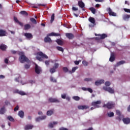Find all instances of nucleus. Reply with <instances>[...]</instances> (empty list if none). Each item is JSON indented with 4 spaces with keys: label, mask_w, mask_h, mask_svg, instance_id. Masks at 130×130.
Wrapping results in <instances>:
<instances>
[{
    "label": "nucleus",
    "mask_w": 130,
    "mask_h": 130,
    "mask_svg": "<svg viewBox=\"0 0 130 130\" xmlns=\"http://www.w3.org/2000/svg\"><path fill=\"white\" fill-rule=\"evenodd\" d=\"M105 85L106 86V87L109 86V85H111L110 82L109 81L106 82L105 83Z\"/></svg>",
    "instance_id": "49530a36"
},
{
    "label": "nucleus",
    "mask_w": 130,
    "mask_h": 130,
    "mask_svg": "<svg viewBox=\"0 0 130 130\" xmlns=\"http://www.w3.org/2000/svg\"><path fill=\"white\" fill-rule=\"evenodd\" d=\"M20 14L21 15H23L24 16H28V13L25 11H22L20 12Z\"/></svg>",
    "instance_id": "58836bf2"
},
{
    "label": "nucleus",
    "mask_w": 130,
    "mask_h": 130,
    "mask_svg": "<svg viewBox=\"0 0 130 130\" xmlns=\"http://www.w3.org/2000/svg\"><path fill=\"white\" fill-rule=\"evenodd\" d=\"M59 130H69V129L64 127H61L59 128Z\"/></svg>",
    "instance_id": "680f3d73"
},
{
    "label": "nucleus",
    "mask_w": 130,
    "mask_h": 130,
    "mask_svg": "<svg viewBox=\"0 0 130 130\" xmlns=\"http://www.w3.org/2000/svg\"><path fill=\"white\" fill-rule=\"evenodd\" d=\"M53 113V111L52 110H49L47 112V115L50 116V115H52Z\"/></svg>",
    "instance_id": "4c0bfd02"
},
{
    "label": "nucleus",
    "mask_w": 130,
    "mask_h": 130,
    "mask_svg": "<svg viewBox=\"0 0 130 130\" xmlns=\"http://www.w3.org/2000/svg\"><path fill=\"white\" fill-rule=\"evenodd\" d=\"M80 62H81V60H79V61L76 60V61H74L75 64H76L77 66H78V64H79V63H80Z\"/></svg>",
    "instance_id": "8fccbe9b"
},
{
    "label": "nucleus",
    "mask_w": 130,
    "mask_h": 130,
    "mask_svg": "<svg viewBox=\"0 0 130 130\" xmlns=\"http://www.w3.org/2000/svg\"><path fill=\"white\" fill-rule=\"evenodd\" d=\"M38 6H41L42 7H46L47 4H38Z\"/></svg>",
    "instance_id": "4d7b16f0"
},
{
    "label": "nucleus",
    "mask_w": 130,
    "mask_h": 130,
    "mask_svg": "<svg viewBox=\"0 0 130 130\" xmlns=\"http://www.w3.org/2000/svg\"><path fill=\"white\" fill-rule=\"evenodd\" d=\"M18 55H20V56L19 57V61L21 63H23V62H30V60H29V58L28 57H26L25 56V54H24L23 52H18Z\"/></svg>",
    "instance_id": "f257e3e1"
},
{
    "label": "nucleus",
    "mask_w": 130,
    "mask_h": 130,
    "mask_svg": "<svg viewBox=\"0 0 130 130\" xmlns=\"http://www.w3.org/2000/svg\"><path fill=\"white\" fill-rule=\"evenodd\" d=\"M34 127L33 125H26L24 127L25 130H29V129H32Z\"/></svg>",
    "instance_id": "a211bd4d"
},
{
    "label": "nucleus",
    "mask_w": 130,
    "mask_h": 130,
    "mask_svg": "<svg viewBox=\"0 0 130 130\" xmlns=\"http://www.w3.org/2000/svg\"><path fill=\"white\" fill-rule=\"evenodd\" d=\"M98 36H100V39H105L107 37V35L103 34L102 35L99 34Z\"/></svg>",
    "instance_id": "393cba45"
},
{
    "label": "nucleus",
    "mask_w": 130,
    "mask_h": 130,
    "mask_svg": "<svg viewBox=\"0 0 130 130\" xmlns=\"http://www.w3.org/2000/svg\"><path fill=\"white\" fill-rule=\"evenodd\" d=\"M78 5L79 7V8H81V9H82V11H85V3H84L83 1H78Z\"/></svg>",
    "instance_id": "6e6552de"
},
{
    "label": "nucleus",
    "mask_w": 130,
    "mask_h": 130,
    "mask_svg": "<svg viewBox=\"0 0 130 130\" xmlns=\"http://www.w3.org/2000/svg\"><path fill=\"white\" fill-rule=\"evenodd\" d=\"M4 61L6 64L9 63V59H8V58H5Z\"/></svg>",
    "instance_id": "13d9d810"
},
{
    "label": "nucleus",
    "mask_w": 130,
    "mask_h": 130,
    "mask_svg": "<svg viewBox=\"0 0 130 130\" xmlns=\"http://www.w3.org/2000/svg\"><path fill=\"white\" fill-rule=\"evenodd\" d=\"M104 83V80H101L100 81H95V85L96 86H99L101 84Z\"/></svg>",
    "instance_id": "4be33fe9"
},
{
    "label": "nucleus",
    "mask_w": 130,
    "mask_h": 130,
    "mask_svg": "<svg viewBox=\"0 0 130 130\" xmlns=\"http://www.w3.org/2000/svg\"><path fill=\"white\" fill-rule=\"evenodd\" d=\"M31 28V25L29 24H26L24 25V30H29Z\"/></svg>",
    "instance_id": "7c9ffc66"
},
{
    "label": "nucleus",
    "mask_w": 130,
    "mask_h": 130,
    "mask_svg": "<svg viewBox=\"0 0 130 130\" xmlns=\"http://www.w3.org/2000/svg\"><path fill=\"white\" fill-rule=\"evenodd\" d=\"M48 101L51 103H59V101L56 99H53L52 98H50L48 99Z\"/></svg>",
    "instance_id": "9b49d317"
},
{
    "label": "nucleus",
    "mask_w": 130,
    "mask_h": 130,
    "mask_svg": "<svg viewBox=\"0 0 130 130\" xmlns=\"http://www.w3.org/2000/svg\"><path fill=\"white\" fill-rule=\"evenodd\" d=\"M107 12H108L110 16H112L113 17H116V13L113 12L110 8H108L107 9Z\"/></svg>",
    "instance_id": "1a4fd4ad"
},
{
    "label": "nucleus",
    "mask_w": 130,
    "mask_h": 130,
    "mask_svg": "<svg viewBox=\"0 0 130 130\" xmlns=\"http://www.w3.org/2000/svg\"><path fill=\"white\" fill-rule=\"evenodd\" d=\"M82 64L84 66V67L88 66V64H89V63L87 62L86 60L82 61Z\"/></svg>",
    "instance_id": "a19ab883"
},
{
    "label": "nucleus",
    "mask_w": 130,
    "mask_h": 130,
    "mask_svg": "<svg viewBox=\"0 0 130 130\" xmlns=\"http://www.w3.org/2000/svg\"><path fill=\"white\" fill-rule=\"evenodd\" d=\"M18 115H19L21 118H23V117H24V112L23 111H19Z\"/></svg>",
    "instance_id": "c85d7f7f"
},
{
    "label": "nucleus",
    "mask_w": 130,
    "mask_h": 130,
    "mask_svg": "<svg viewBox=\"0 0 130 130\" xmlns=\"http://www.w3.org/2000/svg\"><path fill=\"white\" fill-rule=\"evenodd\" d=\"M109 117H112L114 116V113L113 112H110L108 114Z\"/></svg>",
    "instance_id": "a18cd8bd"
},
{
    "label": "nucleus",
    "mask_w": 130,
    "mask_h": 130,
    "mask_svg": "<svg viewBox=\"0 0 130 130\" xmlns=\"http://www.w3.org/2000/svg\"><path fill=\"white\" fill-rule=\"evenodd\" d=\"M56 124H57V122L54 121V122H53V123L52 122H50L48 124V127H50L51 128H53V125H55Z\"/></svg>",
    "instance_id": "aec40b11"
},
{
    "label": "nucleus",
    "mask_w": 130,
    "mask_h": 130,
    "mask_svg": "<svg viewBox=\"0 0 130 130\" xmlns=\"http://www.w3.org/2000/svg\"><path fill=\"white\" fill-rule=\"evenodd\" d=\"M109 60L111 62H113V61H114L115 60V53L113 52L111 53V56L109 58Z\"/></svg>",
    "instance_id": "9d476101"
},
{
    "label": "nucleus",
    "mask_w": 130,
    "mask_h": 130,
    "mask_svg": "<svg viewBox=\"0 0 130 130\" xmlns=\"http://www.w3.org/2000/svg\"><path fill=\"white\" fill-rule=\"evenodd\" d=\"M115 104L114 103L112 102H109L107 103V104H105L103 105V107H107L108 109H112V108H114Z\"/></svg>",
    "instance_id": "20e7f679"
},
{
    "label": "nucleus",
    "mask_w": 130,
    "mask_h": 130,
    "mask_svg": "<svg viewBox=\"0 0 130 130\" xmlns=\"http://www.w3.org/2000/svg\"><path fill=\"white\" fill-rule=\"evenodd\" d=\"M5 114V106H3L2 108L0 109V114Z\"/></svg>",
    "instance_id": "e433bc0d"
},
{
    "label": "nucleus",
    "mask_w": 130,
    "mask_h": 130,
    "mask_svg": "<svg viewBox=\"0 0 130 130\" xmlns=\"http://www.w3.org/2000/svg\"><path fill=\"white\" fill-rule=\"evenodd\" d=\"M7 35V31L4 30L2 29H0V37H4Z\"/></svg>",
    "instance_id": "dca6fc26"
},
{
    "label": "nucleus",
    "mask_w": 130,
    "mask_h": 130,
    "mask_svg": "<svg viewBox=\"0 0 130 130\" xmlns=\"http://www.w3.org/2000/svg\"><path fill=\"white\" fill-rule=\"evenodd\" d=\"M130 18V15L124 14L122 15V19L124 21H128Z\"/></svg>",
    "instance_id": "2eb2a0df"
},
{
    "label": "nucleus",
    "mask_w": 130,
    "mask_h": 130,
    "mask_svg": "<svg viewBox=\"0 0 130 130\" xmlns=\"http://www.w3.org/2000/svg\"><path fill=\"white\" fill-rule=\"evenodd\" d=\"M24 68H25V69H26V70H27V69H29L30 68V65L28 64H26L24 66Z\"/></svg>",
    "instance_id": "3c124183"
},
{
    "label": "nucleus",
    "mask_w": 130,
    "mask_h": 130,
    "mask_svg": "<svg viewBox=\"0 0 130 130\" xmlns=\"http://www.w3.org/2000/svg\"><path fill=\"white\" fill-rule=\"evenodd\" d=\"M127 110L128 112H130V105L127 107Z\"/></svg>",
    "instance_id": "774afa93"
},
{
    "label": "nucleus",
    "mask_w": 130,
    "mask_h": 130,
    "mask_svg": "<svg viewBox=\"0 0 130 130\" xmlns=\"http://www.w3.org/2000/svg\"><path fill=\"white\" fill-rule=\"evenodd\" d=\"M59 66V64H58V63H55L53 68L50 69V73H51V74H53L54 73H55V72H56V69H57Z\"/></svg>",
    "instance_id": "39448f33"
},
{
    "label": "nucleus",
    "mask_w": 130,
    "mask_h": 130,
    "mask_svg": "<svg viewBox=\"0 0 130 130\" xmlns=\"http://www.w3.org/2000/svg\"><path fill=\"white\" fill-rule=\"evenodd\" d=\"M122 120L125 124H128L129 123H130L129 118H123Z\"/></svg>",
    "instance_id": "f3484780"
},
{
    "label": "nucleus",
    "mask_w": 130,
    "mask_h": 130,
    "mask_svg": "<svg viewBox=\"0 0 130 130\" xmlns=\"http://www.w3.org/2000/svg\"><path fill=\"white\" fill-rule=\"evenodd\" d=\"M15 92L16 93H18V94H19L22 96H24V95H26V93H25L24 91H19V90H15Z\"/></svg>",
    "instance_id": "bb28decb"
},
{
    "label": "nucleus",
    "mask_w": 130,
    "mask_h": 130,
    "mask_svg": "<svg viewBox=\"0 0 130 130\" xmlns=\"http://www.w3.org/2000/svg\"><path fill=\"white\" fill-rule=\"evenodd\" d=\"M35 72L36 74H39L41 72V68L37 65V64H35Z\"/></svg>",
    "instance_id": "f8f14e48"
},
{
    "label": "nucleus",
    "mask_w": 130,
    "mask_h": 130,
    "mask_svg": "<svg viewBox=\"0 0 130 130\" xmlns=\"http://www.w3.org/2000/svg\"><path fill=\"white\" fill-rule=\"evenodd\" d=\"M66 97H67V94H66L64 93L63 94H61V98L62 99H66Z\"/></svg>",
    "instance_id": "603ef678"
},
{
    "label": "nucleus",
    "mask_w": 130,
    "mask_h": 130,
    "mask_svg": "<svg viewBox=\"0 0 130 130\" xmlns=\"http://www.w3.org/2000/svg\"><path fill=\"white\" fill-rule=\"evenodd\" d=\"M11 52L13 54H16V53H17V51L15 50L11 51Z\"/></svg>",
    "instance_id": "69168bd1"
},
{
    "label": "nucleus",
    "mask_w": 130,
    "mask_h": 130,
    "mask_svg": "<svg viewBox=\"0 0 130 130\" xmlns=\"http://www.w3.org/2000/svg\"><path fill=\"white\" fill-rule=\"evenodd\" d=\"M123 63H125V61L121 60L117 63V67H119V66H121V64H123Z\"/></svg>",
    "instance_id": "2f4dec72"
},
{
    "label": "nucleus",
    "mask_w": 130,
    "mask_h": 130,
    "mask_svg": "<svg viewBox=\"0 0 130 130\" xmlns=\"http://www.w3.org/2000/svg\"><path fill=\"white\" fill-rule=\"evenodd\" d=\"M14 20L15 22H16V23H17V24H19V25H20V26H21V27H23V23L19 21V20H18V18H17V17H14Z\"/></svg>",
    "instance_id": "412c9836"
},
{
    "label": "nucleus",
    "mask_w": 130,
    "mask_h": 130,
    "mask_svg": "<svg viewBox=\"0 0 130 130\" xmlns=\"http://www.w3.org/2000/svg\"><path fill=\"white\" fill-rule=\"evenodd\" d=\"M125 5H127V6H129V2L128 1H125Z\"/></svg>",
    "instance_id": "0e129e2a"
},
{
    "label": "nucleus",
    "mask_w": 130,
    "mask_h": 130,
    "mask_svg": "<svg viewBox=\"0 0 130 130\" xmlns=\"http://www.w3.org/2000/svg\"><path fill=\"white\" fill-rule=\"evenodd\" d=\"M54 21V14H53L51 17V22H53Z\"/></svg>",
    "instance_id": "de8ad7c7"
},
{
    "label": "nucleus",
    "mask_w": 130,
    "mask_h": 130,
    "mask_svg": "<svg viewBox=\"0 0 130 130\" xmlns=\"http://www.w3.org/2000/svg\"><path fill=\"white\" fill-rule=\"evenodd\" d=\"M46 118V116H43L41 117H38L36 118V121H40V120H42V119H45Z\"/></svg>",
    "instance_id": "a878e982"
},
{
    "label": "nucleus",
    "mask_w": 130,
    "mask_h": 130,
    "mask_svg": "<svg viewBox=\"0 0 130 130\" xmlns=\"http://www.w3.org/2000/svg\"><path fill=\"white\" fill-rule=\"evenodd\" d=\"M8 119H9V120H10V121H14V118H13V117L11 116H9L7 117Z\"/></svg>",
    "instance_id": "79ce46f5"
},
{
    "label": "nucleus",
    "mask_w": 130,
    "mask_h": 130,
    "mask_svg": "<svg viewBox=\"0 0 130 130\" xmlns=\"http://www.w3.org/2000/svg\"><path fill=\"white\" fill-rule=\"evenodd\" d=\"M73 99L75 100L76 101H79L80 100V97L78 96H75L73 97Z\"/></svg>",
    "instance_id": "37998d69"
},
{
    "label": "nucleus",
    "mask_w": 130,
    "mask_h": 130,
    "mask_svg": "<svg viewBox=\"0 0 130 130\" xmlns=\"http://www.w3.org/2000/svg\"><path fill=\"white\" fill-rule=\"evenodd\" d=\"M0 49H1V50H3V51H5V50L7 49V46L4 44H1L0 45Z\"/></svg>",
    "instance_id": "cd10ccee"
},
{
    "label": "nucleus",
    "mask_w": 130,
    "mask_h": 130,
    "mask_svg": "<svg viewBox=\"0 0 130 130\" xmlns=\"http://www.w3.org/2000/svg\"><path fill=\"white\" fill-rule=\"evenodd\" d=\"M103 89L105 90V91H107L109 93H111V94H113V93H114V90L111 87L104 86L103 87Z\"/></svg>",
    "instance_id": "0eeeda50"
},
{
    "label": "nucleus",
    "mask_w": 130,
    "mask_h": 130,
    "mask_svg": "<svg viewBox=\"0 0 130 130\" xmlns=\"http://www.w3.org/2000/svg\"><path fill=\"white\" fill-rule=\"evenodd\" d=\"M5 104H6V105H9L10 102H9V101H6L5 102Z\"/></svg>",
    "instance_id": "338daca9"
},
{
    "label": "nucleus",
    "mask_w": 130,
    "mask_h": 130,
    "mask_svg": "<svg viewBox=\"0 0 130 130\" xmlns=\"http://www.w3.org/2000/svg\"><path fill=\"white\" fill-rule=\"evenodd\" d=\"M66 37H67V38H69L70 40H72L75 37L74 34L72 33H67L66 34Z\"/></svg>",
    "instance_id": "4468645a"
},
{
    "label": "nucleus",
    "mask_w": 130,
    "mask_h": 130,
    "mask_svg": "<svg viewBox=\"0 0 130 130\" xmlns=\"http://www.w3.org/2000/svg\"><path fill=\"white\" fill-rule=\"evenodd\" d=\"M87 89L88 88L82 87V90H83V91H87Z\"/></svg>",
    "instance_id": "e2e57ef3"
},
{
    "label": "nucleus",
    "mask_w": 130,
    "mask_h": 130,
    "mask_svg": "<svg viewBox=\"0 0 130 130\" xmlns=\"http://www.w3.org/2000/svg\"><path fill=\"white\" fill-rule=\"evenodd\" d=\"M72 10L73 11H78V10H79L77 8H76L75 7H72Z\"/></svg>",
    "instance_id": "bf43d9fd"
},
{
    "label": "nucleus",
    "mask_w": 130,
    "mask_h": 130,
    "mask_svg": "<svg viewBox=\"0 0 130 130\" xmlns=\"http://www.w3.org/2000/svg\"><path fill=\"white\" fill-rule=\"evenodd\" d=\"M91 79L90 78H85L84 79V81H86V82H89V81H91Z\"/></svg>",
    "instance_id": "052dcab7"
},
{
    "label": "nucleus",
    "mask_w": 130,
    "mask_h": 130,
    "mask_svg": "<svg viewBox=\"0 0 130 130\" xmlns=\"http://www.w3.org/2000/svg\"><path fill=\"white\" fill-rule=\"evenodd\" d=\"M88 21L92 24H93V25H95V18H94L92 17H89V18L88 19Z\"/></svg>",
    "instance_id": "5701e85b"
},
{
    "label": "nucleus",
    "mask_w": 130,
    "mask_h": 130,
    "mask_svg": "<svg viewBox=\"0 0 130 130\" xmlns=\"http://www.w3.org/2000/svg\"><path fill=\"white\" fill-rule=\"evenodd\" d=\"M37 56L36 57V59L39 61H42L43 60V58H45L47 59L48 58V56L46 55V54L43 53L42 52H39L37 53Z\"/></svg>",
    "instance_id": "7ed1b4c3"
},
{
    "label": "nucleus",
    "mask_w": 130,
    "mask_h": 130,
    "mask_svg": "<svg viewBox=\"0 0 130 130\" xmlns=\"http://www.w3.org/2000/svg\"><path fill=\"white\" fill-rule=\"evenodd\" d=\"M123 10L126 13H130V9L124 8Z\"/></svg>",
    "instance_id": "09e8293b"
},
{
    "label": "nucleus",
    "mask_w": 130,
    "mask_h": 130,
    "mask_svg": "<svg viewBox=\"0 0 130 130\" xmlns=\"http://www.w3.org/2000/svg\"><path fill=\"white\" fill-rule=\"evenodd\" d=\"M49 36H60V34H57L55 32H51L48 35H47V36L44 38V41L46 43H47V42H52L51 39L49 38Z\"/></svg>",
    "instance_id": "f03ea898"
},
{
    "label": "nucleus",
    "mask_w": 130,
    "mask_h": 130,
    "mask_svg": "<svg viewBox=\"0 0 130 130\" xmlns=\"http://www.w3.org/2000/svg\"><path fill=\"white\" fill-rule=\"evenodd\" d=\"M78 108L79 110H83L84 109H88L89 107L88 106H78Z\"/></svg>",
    "instance_id": "6ab92c4d"
},
{
    "label": "nucleus",
    "mask_w": 130,
    "mask_h": 130,
    "mask_svg": "<svg viewBox=\"0 0 130 130\" xmlns=\"http://www.w3.org/2000/svg\"><path fill=\"white\" fill-rule=\"evenodd\" d=\"M87 91H88V92L90 93H93V90L90 88H87Z\"/></svg>",
    "instance_id": "864d4df0"
},
{
    "label": "nucleus",
    "mask_w": 130,
    "mask_h": 130,
    "mask_svg": "<svg viewBox=\"0 0 130 130\" xmlns=\"http://www.w3.org/2000/svg\"><path fill=\"white\" fill-rule=\"evenodd\" d=\"M101 104V101H97L96 102H92L91 103V105L94 106V108H99L100 105Z\"/></svg>",
    "instance_id": "423d86ee"
},
{
    "label": "nucleus",
    "mask_w": 130,
    "mask_h": 130,
    "mask_svg": "<svg viewBox=\"0 0 130 130\" xmlns=\"http://www.w3.org/2000/svg\"><path fill=\"white\" fill-rule=\"evenodd\" d=\"M56 42H57V44H58V45H62V44H63V42H62V41L58 39L56 41Z\"/></svg>",
    "instance_id": "72a5a7b5"
},
{
    "label": "nucleus",
    "mask_w": 130,
    "mask_h": 130,
    "mask_svg": "<svg viewBox=\"0 0 130 130\" xmlns=\"http://www.w3.org/2000/svg\"><path fill=\"white\" fill-rule=\"evenodd\" d=\"M62 70L64 73H68V72H70V71H69V69H68L67 67H63Z\"/></svg>",
    "instance_id": "c03bdc74"
},
{
    "label": "nucleus",
    "mask_w": 130,
    "mask_h": 130,
    "mask_svg": "<svg viewBox=\"0 0 130 130\" xmlns=\"http://www.w3.org/2000/svg\"><path fill=\"white\" fill-rule=\"evenodd\" d=\"M89 10L91 11V13H92V14H93L94 15L96 14V10L95 9V8L91 7L89 8Z\"/></svg>",
    "instance_id": "c9c22d12"
},
{
    "label": "nucleus",
    "mask_w": 130,
    "mask_h": 130,
    "mask_svg": "<svg viewBox=\"0 0 130 130\" xmlns=\"http://www.w3.org/2000/svg\"><path fill=\"white\" fill-rule=\"evenodd\" d=\"M45 63L46 66H49V63H50L49 60H46L45 62Z\"/></svg>",
    "instance_id": "5fc2aeb1"
},
{
    "label": "nucleus",
    "mask_w": 130,
    "mask_h": 130,
    "mask_svg": "<svg viewBox=\"0 0 130 130\" xmlns=\"http://www.w3.org/2000/svg\"><path fill=\"white\" fill-rule=\"evenodd\" d=\"M30 21L32 23V24H35V25H36L37 24V21H36V19H35L34 18H31L30 19Z\"/></svg>",
    "instance_id": "473e14b6"
},
{
    "label": "nucleus",
    "mask_w": 130,
    "mask_h": 130,
    "mask_svg": "<svg viewBox=\"0 0 130 130\" xmlns=\"http://www.w3.org/2000/svg\"><path fill=\"white\" fill-rule=\"evenodd\" d=\"M78 67H75L72 68V71H69V74H73V73H75L76 72V70H78Z\"/></svg>",
    "instance_id": "c756f323"
},
{
    "label": "nucleus",
    "mask_w": 130,
    "mask_h": 130,
    "mask_svg": "<svg viewBox=\"0 0 130 130\" xmlns=\"http://www.w3.org/2000/svg\"><path fill=\"white\" fill-rule=\"evenodd\" d=\"M14 111H17V110H19V106H17L15 108H14Z\"/></svg>",
    "instance_id": "6e6d98bb"
},
{
    "label": "nucleus",
    "mask_w": 130,
    "mask_h": 130,
    "mask_svg": "<svg viewBox=\"0 0 130 130\" xmlns=\"http://www.w3.org/2000/svg\"><path fill=\"white\" fill-rule=\"evenodd\" d=\"M24 36L26 37V38L29 40L32 39V38H33V36L31 33L26 32L24 34Z\"/></svg>",
    "instance_id": "ddd939ff"
},
{
    "label": "nucleus",
    "mask_w": 130,
    "mask_h": 130,
    "mask_svg": "<svg viewBox=\"0 0 130 130\" xmlns=\"http://www.w3.org/2000/svg\"><path fill=\"white\" fill-rule=\"evenodd\" d=\"M50 81L51 82H52L53 83H56L57 80L56 79H55L54 78H53V77L51 76L50 78Z\"/></svg>",
    "instance_id": "f704fd0d"
},
{
    "label": "nucleus",
    "mask_w": 130,
    "mask_h": 130,
    "mask_svg": "<svg viewBox=\"0 0 130 130\" xmlns=\"http://www.w3.org/2000/svg\"><path fill=\"white\" fill-rule=\"evenodd\" d=\"M116 113L117 114V115H118V117L116 118V119H118V120H120V116L121 115V113L120 112V110H116Z\"/></svg>",
    "instance_id": "b1692460"
},
{
    "label": "nucleus",
    "mask_w": 130,
    "mask_h": 130,
    "mask_svg": "<svg viewBox=\"0 0 130 130\" xmlns=\"http://www.w3.org/2000/svg\"><path fill=\"white\" fill-rule=\"evenodd\" d=\"M56 49L59 51H61V52H63V48H62V47H59V46H57V47H56Z\"/></svg>",
    "instance_id": "ea45409f"
}]
</instances>
